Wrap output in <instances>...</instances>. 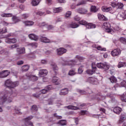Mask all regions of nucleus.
Listing matches in <instances>:
<instances>
[{
  "instance_id": "obj_46",
  "label": "nucleus",
  "mask_w": 126,
  "mask_h": 126,
  "mask_svg": "<svg viewBox=\"0 0 126 126\" xmlns=\"http://www.w3.org/2000/svg\"><path fill=\"white\" fill-rule=\"evenodd\" d=\"M71 15V11H68L65 14V18H68L69 16Z\"/></svg>"
},
{
  "instance_id": "obj_60",
  "label": "nucleus",
  "mask_w": 126,
  "mask_h": 126,
  "mask_svg": "<svg viewBox=\"0 0 126 126\" xmlns=\"http://www.w3.org/2000/svg\"><path fill=\"white\" fill-rule=\"evenodd\" d=\"M24 63V62L23 61H20L17 62V65H21V64H23Z\"/></svg>"
},
{
  "instance_id": "obj_43",
  "label": "nucleus",
  "mask_w": 126,
  "mask_h": 126,
  "mask_svg": "<svg viewBox=\"0 0 126 126\" xmlns=\"http://www.w3.org/2000/svg\"><path fill=\"white\" fill-rule=\"evenodd\" d=\"M77 92L81 94V95H85V94H86V91L82 90L77 89Z\"/></svg>"
},
{
  "instance_id": "obj_2",
  "label": "nucleus",
  "mask_w": 126,
  "mask_h": 126,
  "mask_svg": "<svg viewBox=\"0 0 126 126\" xmlns=\"http://www.w3.org/2000/svg\"><path fill=\"white\" fill-rule=\"evenodd\" d=\"M19 83L18 82H15L12 83V82L10 80H6L5 81L4 85L6 87H8L9 89H13L16 87V86H18Z\"/></svg>"
},
{
  "instance_id": "obj_23",
  "label": "nucleus",
  "mask_w": 126,
  "mask_h": 126,
  "mask_svg": "<svg viewBox=\"0 0 126 126\" xmlns=\"http://www.w3.org/2000/svg\"><path fill=\"white\" fill-rule=\"evenodd\" d=\"M40 40L43 43H51V40L47 37L41 36L40 37Z\"/></svg>"
},
{
  "instance_id": "obj_10",
  "label": "nucleus",
  "mask_w": 126,
  "mask_h": 126,
  "mask_svg": "<svg viewBox=\"0 0 126 126\" xmlns=\"http://www.w3.org/2000/svg\"><path fill=\"white\" fill-rule=\"evenodd\" d=\"M38 74L40 77H44V76H46L48 74V70L46 69H40L39 70Z\"/></svg>"
},
{
  "instance_id": "obj_24",
  "label": "nucleus",
  "mask_w": 126,
  "mask_h": 126,
  "mask_svg": "<svg viewBox=\"0 0 126 126\" xmlns=\"http://www.w3.org/2000/svg\"><path fill=\"white\" fill-rule=\"evenodd\" d=\"M68 93V90L66 88L61 90L60 95H66Z\"/></svg>"
},
{
  "instance_id": "obj_20",
  "label": "nucleus",
  "mask_w": 126,
  "mask_h": 126,
  "mask_svg": "<svg viewBox=\"0 0 126 126\" xmlns=\"http://www.w3.org/2000/svg\"><path fill=\"white\" fill-rule=\"evenodd\" d=\"M17 52L19 55H22V54H25V48H17Z\"/></svg>"
},
{
  "instance_id": "obj_8",
  "label": "nucleus",
  "mask_w": 126,
  "mask_h": 126,
  "mask_svg": "<svg viewBox=\"0 0 126 126\" xmlns=\"http://www.w3.org/2000/svg\"><path fill=\"white\" fill-rule=\"evenodd\" d=\"M10 73L8 72V70H5L0 72V78H4L7 77Z\"/></svg>"
},
{
  "instance_id": "obj_7",
  "label": "nucleus",
  "mask_w": 126,
  "mask_h": 126,
  "mask_svg": "<svg viewBox=\"0 0 126 126\" xmlns=\"http://www.w3.org/2000/svg\"><path fill=\"white\" fill-rule=\"evenodd\" d=\"M97 66L98 68H103L106 70L109 69V66L106 63H98L97 64Z\"/></svg>"
},
{
  "instance_id": "obj_47",
  "label": "nucleus",
  "mask_w": 126,
  "mask_h": 126,
  "mask_svg": "<svg viewBox=\"0 0 126 126\" xmlns=\"http://www.w3.org/2000/svg\"><path fill=\"white\" fill-rule=\"evenodd\" d=\"M31 80H32V81H37V80H38V77L32 75Z\"/></svg>"
},
{
  "instance_id": "obj_44",
  "label": "nucleus",
  "mask_w": 126,
  "mask_h": 126,
  "mask_svg": "<svg viewBox=\"0 0 126 126\" xmlns=\"http://www.w3.org/2000/svg\"><path fill=\"white\" fill-rule=\"evenodd\" d=\"M103 27L105 28L106 30L110 29V24L107 23H103Z\"/></svg>"
},
{
  "instance_id": "obj_4",
  "label": "nucleus",
  "mask_w": 126,
  "mask_h": 126,
  "mask_svg": "<svg viewBox=\"0 0 126 126\" xmlns=\"http://www.w3.org/2000/svg\"><path fill=\"white\" fill-rule=\"evenodd\" d=\"M32 119H33V116H29L27 118L23 119L25 126H33V123H32L31 121H30Z\"/></svg>"
},
{
  "instance_id": "obj_31",
  "label": "nucleus",
  "mask_w": 126,
  "mask_h": 126,
  "mask_svg": "<svg viewBox=\"0 0 126 126\" xmlns=\"http://www.w3.org/2000/svg\"><path fill=\"white\" fill-rule=\"evenodd\" d=\"M108 79L110 81L111 83H116L117 82V78L115 77V76H112L110 77Z\"/></svg>"
},
{
  "instance_id": "obj_29",
  "label": "nucleus",
  "mask_w": 126,
  "mask_h": 126,
  "mask_svg": "<svg viewBox=\"0 0 126 126\" xmlns=\"http://www.w3.org/2000/svg\"><path fill=\"white\" fill-rule=\"evenodd\" d=\"M38 26L41 27V28H46V26H47V24L45 22L39 23L37 24Z\"/></svg>"
},
{
  "instance_id": "obj_34",
  "label": "nucleus",
  "mask_w": 126,
  "mask_h": 126,
  "mask_svg": "<svg viewBox=\"0 0 126 126\" xmlns=\"http://www.w3.org/2000/svg\"><path fill=\"white\" fill-rule=\"evenodd\" d=\"M75 74H76L75 69H71L69 71L68 75H70V76H73V75H75Z\"/></svg>"
},
{
  "instance_id": "obj_6",
  "label": "nucleus",
  "mask_w": 126,
  "mask_h": 126,
  "mask_svg": "<svg viewBox=\"0 0 126 126\" xmlns=\"http://www.w3.org/2000/svg\"><path fill=\"white\" fill-rule=\"evenodd\" d=\"M67 50L63 47L58 48L57 49V52L58 56H63V54H65L67 52Z\"/></svg>"
},
{
  "instance_id": "obj_37",
  "label": "nucleus",
  "mask_w": 126,
  "mask_h": 126,
  "mask_svg": "<svg viewBox=\"0 0 126 126\" xmlns=\"http://www.w3.org/2000/svg\"><path fill=\"white\" fill-rule=\"evenodd\" d=\"M126 66V63L125 62H119L118 65V67L121 68V67H125Z\"/></svg>"
},
{
  "instance_id": "obj_33",
  "label": "nucleus",
  "mask_w": 126,
  "mask_h": 126,
  "mask_svg": "<svg viewBox=\"0 0 126 126\" xmlns=\"http://www.w3.org/2000/svg\"><path fill=\"white\" fill-rule=\"evenodd\" d=\"M98 19H100V20H104V21H106L107 20V18H106V17L104 16V15H102L101 14H98L97 15Z\"/></svg>"
},
{
  "instance_id": "obj_62",
  "label": "nucleus",
  "mask_w": 126,
  "mask_h": 126,
  "mask_svg": "<svg viewBox=\"0 0 126 126\" xmlns=\"http://www.w3.org/2000/svg\"><path fill=\"white\" fill-rule=\"evenodd\" d=\"M97 49L98 51H106V48H102L101 46H98Z\"/></svg>"
},
{
  "instance_id": "obj_14",
  "label": "nucleus",
  "mask_w": 126,
  "mask_h": 126,
  "mask_svg": "<svg viewBox=\"0 0 126 126\" xmlns=\"http://www.w3.org/2000/svg\"><path fill=\"white\" fill-rule=\"evenodd\" d=\"M117 17L120 20L126 19V12H124L119 13L117 15Z\"/></svg>"
},
{
  "instance_id": "obj_61",
  "label": "nucleus",
  "mask_w": 126,
  "mask_h": 126,
  "mask_svg": "<svg viewBox=\"0 0 126 126\" xmlns=\"http://www.w3.org/2000/svg\"><path fill=\"white\" fill-rule=\"evenodd\" d=\"M26 76L29 79H31V78L32 77V75H31V74H30V73H27L26 74Z\"/></svg>"
},
{
  "instance_id": "obj_57",
  "label": "nucleus",
  "mask_w": 126,
  "mask_h": 126,
  "mask_svg": "<svg viewBox=\"0 0 126 126\" xmlns=\"http://www.w3.org/2000/svg\"><path fill=\"white\" fill-rule=\"evenodd\" d=\"M40 63H41V64H47V63H48V61L46 60H41Z\"/></svg>"
},
{
  "instance_id": "obj_40",
  "label": "nucleus",
  "mask_w": 126,
  "mask_h": 126,
  "mask_svg": "<svg viewBox=\"0 0 126 126\" xmlns=\"http://www.w3.org/2000/svg\"><path fill=\"white\" fill-rule=\"evenodd\" d=\"M91 11L92 12H97L98 11V9L95 6H91Z\"/></svg>"
},
{
  "instance_id": "obj_36",
  "label": "nucleus",
  "mask_w": 126,
  "mask_h": 126,
  "mask_svg": "<svg viewBox=\"0 0 126 126\" xmlns=\"http://www.w3.org/2000/svg\"><path fill=\"white\" fill-rule=\"evenodd\" d=\"M124 7V4L123 3L121 2H118L116 8L117 9H123V8Z\"/></svg>"
},
{
  "instance_id": "obj_18",
  "label": "nucleus",
  "mask_w": 126,
  "mask_h": 126,
  "mask_svg": "<svg viewBox=\"0 0 126 126\" xmlns=\"http://www.w3.org/2000/svg\"><path fill=\"white\" fill-rule=\"evenodd\" d=\"M29 68H30V66L29 65H24L21 67V71L22 72H25L29 70Z\"/></svg>"
},
{
  "instance_id": "obj_42",
  "label": "nucleus",
  "mask_w": 126,
  "mask_h": 126,
  "mask_svg": "<svg viewBox=\"0 0 126 126\" xmlns=\"http://www.w3.org/2000/svg\"><path fill=\"white\" fill-rule=\"evenodd\" d=\"M31 110L32 112H37L38 111V107L36 105H33L32 106Z\"/></svg>"
},
{
  "instance_id": "obj_12",
  "label": "nucleus",
  "mask_w": 126,
  "mask_h": 126,
  "mask_svg": "<svg viewBox=\"0 0 126 126\" xmlns=\"http://www.w3.org/2000/svg\"><path fill=\"white\" fill-rule=\"evenodd\" d=\"M62 80L61 79L59 78L58 77H54L52 79V82L55 83L56 85H59V84H61Z\"/></svg>"
},
{
  "instance_id": "obj_54",
  "label": "nucleus",
  "mask_w": 126,
  "mask_h": 126,
  "mask_svg": "<svg viewBox=\"0 0 126 126\" xmlns=\"http://www.w3.org/2000/svg\"><path fill=\"white\" fill-rule=\"evenodd\" d=\"M18 47H19V45L17 44H15L12 45L11 46V47L10 48V49L11 50H13V49H15L16 48H18Z\"/></svg>"
},
{
  "instance_id": "obj_51",
  "label": "nucleus",
  "mask_w": 126,
  "mask_h": 126,
  "mask_svg": "<svg viewBox=\"0 0 126 126\" xmlns=\"http://www.w3.org/2000/svg\"><path fill=\"white\" fill-rule=\"evenodd\" d=\"M121 86L122 87H125L126 89V82L125 81H123L120 83Z\"/></svg>"
},
{
  "instance_id": "obj_32",
  "label": "nucleus",
  "mask_w": 126,
  "mask_h": 126,
  "mask_svg": "<svg viewBox=\"0 0 126 126\" xmlns=\"http://www.w3.org/2000/svg\"><path fill=\"white\" fill-rule=\"evenodd\" d=\"M14 110L17 115H22V112L20 111H21V109L17 107V106H15Z\"/></svg>"
},
{
  "instance_id": "obj_58",
  "label": "nucleus",
  "mask_w": 126,
  "mask_h": 126,
  "mask_svg": "<svg viewBox=\"0 0 126 126\" xmlns=\"http://www.w3.org/2000/svg\"><path fill=\"white\" fill-rule=\"evenodd\" d=\"M118 3L116 2H111V6H112V7H117V4Z\"/></svg>"
},
{
  "instance_id": "obj_56",
  "label": "nucleus",
  "mask_w": 126,
  "mask_h": 126,
  "mask_svg": "<svg viewBox=\"0 0 126 126\" xmlns=\"http://www.w3.org/2000/svg\"><path fill=\"white\" fill-rule=\"evenodd\" d=\"M54 117H55V118H57L58 120H61V119H63L62 116H58V114L57 113L54 114Z\"/></svg>"
},
{
  "instance_id": "obj_5",
  "label": "nucleus",
  "mask_w": 126,
  "mask_h": 126,
  "mask_svg": "<svg viewBox=\"0 0 126 126\" xmlns=\"http://www.w3.org/2000/svg\"><path fill=\"white\" fill-rule=\"evenodd\" d=\"M94 64H95V63H92V70L88 69L86 71V72H87V74H89V75H92V74L96 72V70H97V67L94 65Z\"/></svg>"
},
{
  "instance_id": "obj_21",
  "label": "nucleus",
  "mask_w": 126,
  "mask_h": 126,
  "mask_svg": "<svg viewBox=\"0 0 126 126\" xmlns=\"http://www.w3.org/2000/svg\"><path fill=\"white\" fill-rule=\"evenodd\" d=\"M69 28H77L79 27V25L77 24L75 22H72L71 24L69 25Z\"/></svg>"
},
{
  "instance_id": "obj_26",
  "label": "nucleus",
  "mask_w": 126,
  "mask_h": 126,
  "mask_svg": "<svg viewBox=\"0 0 126 126\" xmlns=\"http://www.w3.org/2000/svg\"><path fill=\"white\" fill-rule=\"evenodd\" d=\"M89 81L92 84H97V79L94 77H90L89 79Z\"/></svg>"
},
{
  "instance_id": "obj_25",
  "label": "nucleus",
  "mask_w": 126,
  "mask_h": 126,
  "mask_svg": "<svg viewBox=\"0 0 126 126\" xmlns=\"http://www.w3.org/2000/svg\"><path fill=\"white\" fill-rule=\"evenodd\" d=\"M51 66H52L53 70H54L55 74H57V73H58V70H59L58 66H57L55 63L51 64Z\"/></svg>"
},
{
  "instance_id": "obj_39",
  "label": "nucleus",
  "mask_w": 126,
  "mask_h": 126,
  "mask_svg": "<svg viewBox=\"0 0 126 126\" xmlns=\"http://www.w3.org/2000/svg\"><path fill=\"white\" fill-rule=\"evenodd\" d=\"M66 108H67V109H68L69 110H78V107L76 106H74L73 105H69L66 106Z\"/></svg>"
},
{
  "instance_id": "obj_49",
  "label": "nucleus",
  "mask_w": 126,
  "mask_h": 126,
  "mask_svg": "<svg viewBox=\"0 0 126 126\" xmlns=\"http://www.w3.org/2000/svg\"><path fill=\"white\" fill-rule=\"evenodd\" d=\"M83 65L80 66L78 69V72L79 74H81V73H82L83 72Z\"/></svg>"
},
{
  "instance_id": "obj_41",
  "label": "nucleus",
  "mask_w": 126,
  "mask_h": 126,
  "mask_svg": "<svg viewBox=\"0 0 126 126\" xmlns=\"http://www.w3.org/2000/svg\"><path fill=\"white\" fill-rule=\"evenodd\" d=\"M2 17H11L12 16V13H3L1 15Z\"/></svg>"
},
{
  "instance_id": "obj_17",
  "label": "nucleus",
  "mask_w": 126,
  "mask_h": 126,
  "mask_svg": "<svg viewBox=\"0 0 126 126\" xmlns=\"http://www.w3.org/2000/svg\"><path fill=\"white\" fill-rule=\"evenodd\" d=\"M29 37L30 39H31V40H34V41H38V36L33 33H31L29 34Z\"/></svg>"
},
{
  "instance_id": "obj_38",
  "label": "nucleus",
  "mask_w": 126,
  "mask_h": 126,
  "mask_svg": "<svg viewBox=\"0 0 126 126\" xmlns=\"http://www.w3.org/2000/svg\"><path fill=\"white\" fill-rule=\"evenodd\" d=\"M28 46H30L32 48H37V47H38V44L36 42H32L31 43H29Z\"/></svg>"
},
{
  "instance_id": "obj_52",
  "label": "nucleus",
  "mask_w": 126,
  "mask_h": 126,
  "mask_svg": "<svg viewBox=\"0 0 126 126\" xmlns=\"http://www.w3.org/2000/svg\"><path fill=\"white\" fill-rule=\"evenodd\" d=\"M45 28L46 29V30H51V29H52V28H54L53 26L47 24V26L45 27Z\"/></svg>"
},
{
  "instance_id": "obj_30",
  "label": "nucleus",
  "mask_w": 126,
  "mask_h": 126,
  "mask_svg": "<svg viewBox=\"0 0 126 126\" xmlns=\"http://www.w3.org/2000/svg\"><path fill=\"white\" fill-rule=\"evenodd\" d=\"M40 1L41 0H32V5L33 6H36V5H38V4L40 3Z\"/></svg>"
},
{
  "instance_id": "obj_64",
  "label": "nucleus",
  "mask_w": 126,
  "mask_h": 126,
  "mask_svg": "<svg viewBox=\"0 0 126 126\" xmlns=\"http://www.w3.org/2000/svg\"><path fill=\"white\" fill-rule=\"evenodd\" d=\"M48 91L46 89V88L44 89H42L41 90V93H42V94H46Z\"/></svg>"
},
{
  "instance_id": "obj_13",
  "label": "nucleus",
  "mask_w": 126,
  "mask_h": 126,
  "mask_svg": "<svg viewBox=\"0 0 126 126\" xmlns=\"http://www.w3.org/2000/svg\"><path fill=\"white\" fill-rule=\"evenodd\" d=\"M76 10L78 13H80V14H85L88 12L87 9L84 8H79Z\"/></svg>"
},
{
  "instance_id": "obj_11",
  "label": "nucleus",
  "mask_w": 126,
  "mask_h": 126,
  "mask_svg": "<svg viewBox=\"0 0 126 126\" xmlns=\"http://www.w3.org/2000/svg\"><path fill=\"white\" fill-rule=\"evenodd\" d=\"M5 42L7 43L8 44H15L16 42H17V40L16 38H7L5 39Z\"/></svg>"
},
{
  "instance_id": "obj_16",
  "label": "nucleus",
  "mask_w": 126,
  "mask_h": 126,
  "mask_svg": "<svg viewBox=\"0 0 126 126\" xmlns=\"http://www.w3.org/2000/svg\"><path fill=\"white\" fill-rule=\"evenodd\" d=\"M122 108L119 107H116L113 109V112L115 114H117V115H120L121 113H122Z\"/></svg>"
},
{
  "instance_id": "obj_15",
  "label": "nucleus",
  "mask_w": 126,
  "mask_h": 126,
  "mask_svg": "<svg viewBox=\"0 0 126 126\" xmlns=\"http://www.w3.org/2000/svg\"><path fill=\"white\" fill-rule=\"evenodd\" d=\"M101 10L103 12H109L112 10V7H108L107 6H103Z\"/></svg>"
},
{
  "instance_id": "obj_19",
  "label": "nucleus",
  "mask_w": 126,
  "mask_h": 126,
  "mask_svg": "<svg viewBox=\"0 0 126 126\" xmlns=\"http://www.w3.org/2000/svg\"><path fill=\"white\" fill-rule=\"evenodd\" d=\"M25 26H32L34 25V22L32 21H26L23 22Z\"/></svg>"
},
{
  "instance_id": "obj_27",
  "label": "nucleus",
  "mask_w": 126,
  "mask_h": 126,
  "mask_svg": "<svg viewBox=\"0 0 126 126\" xmlns=\"http://www.w3.org/2000/svg\"><path fill=\"white\" fill-rule=\"evenodd\" d=\"M58 124L60 126H66L67 122L65 120H61L58 122Z\"/></svg>"
},
{
  "instance_id": "obj_35",
  "label": "nucleus",
  "mask_w": 126,
  "mask_h": 126,
  "mask_svg": "<svg viewBox=\"0 0 126 126\" xmlns=\"http://www.w3.org/2000/svg\"><path fill=\"white\" fill-rule=\"evenodd\" d=\"M34 13L36 14V15H39L40 16H42V15H46V12H42L41 11H38L37 12L34 11Z\"/></svg>"
},
{
  "instance_id": "obj_9",
  "label": "nucleus",
  "mask_w": 126,
  "mask_h": 126,
  "mask_svg": "<svg viewBox=\"0 0 126 126\" xmlns=\"http://www.w3.org/2000/svg\"><path fill=\"white\" fill-rule=\"evenodd\" d=\"M111 54L113 57L119 56V55H121V50L120 49H114L111 52Z\"/></svg>"
},
{
  "instance_id": "obj_55",
  "label": "nucleus",
  "mask_w": 126,
  "mask_h": 126,
  "mask_svg": "<svg viewBox=\"0 0 126 126\" xmlns=\"http://www.w3.org/2000/svg\"><path fill=\"white\" fill-rule=\"evenodd\" d=\"M23 18L24 19H26L27 18H28V17H29V14H23L22 15Z\"/></svg>"
},
{
  "instance_id": "obj_1",
  "label": "nucleus",
  "mask_w": 126,
  "mask_h": 126,
  "mask_svg": "<svg viewBox=\"0 0 126 126\" xmlns=\"http://www.w3.org/2000/svg\"><path fill=\"white\" fill-rule=\"evenodd\" d=\"M3 95L0 98V104L3 105V103H10L11 102V98H10V93L8 91H6L3 93Z\"/></svg>"
},
{
  "instance_id": "obj_3",
  "label": "nucleus",
  "mask_w": 126,
  "mask_h": 126,
  "mask_svg": "<svg viewBox=\"0 0 126 126\" xmlns=\"http://www.w3.org/2000/svg\"><path fill=\"white\" fill-rule=\"evenodd\" d=\"M79 24H81V25H85L87 29H93V28H96V25L91 23H88L86 21L84 20L79 21Z\"/></svg>"
},
{
  "instance_id": "obj_45",
  "label": "nucleus",
  "mask_w": 126,
  "mask_h": 126,
  "mask_svg": "<svg viewBox=\"0 0 126 126\" xmlns=\"http://www.w3.org/2000/svg\"><path fill=\"white\" fill-rule=\"evenodd\" d=\"M126 116H125V117H124V116H121V118L119 121V123L123 124V123L125 122V119H126Z\"/></svg>"
},
{
  "instance_id": "obj_50",
  "label": "nucleus",
  "mask_w": 126,
  "mask_h": 126,
  "mask_svg": "<svg viewBox=\"0 0 126 126\" xmlns=\"http://www.w3.org/2000/svg\"><path fill=\"white\" fill-rule=\"evenodd\" d=\"M120 42L121 43H123V44H126V38L125 37H121L120 39Z\"/></svg>"
},
{
  "instance_id": "obj_22",
  "label": "nucleus",
  "mask_w": 126,
  "mask_h": 126,
  "mask_svg": "<svg viewBox=\"0 0 126 126\" xmlns=\"http://www.w3.org/2000/svg\"><path fill=\"white\" fill-rule=\"evenodd\" d=\"M62 11H63V8H62V7L53 8L54 13H60V12H62Z\"/></svg>"
},
{
  "instance_id": "obj_63",
  "label": "nucleus",
  "mask_w": 126,
  "mask_h": 126,
  "mask_svg": "<svg viewBox=\"0 0 126 126\" xmlns=\"http://www.w3.org/2000/svg\"><path fill=\"white\" fill-rule=\"evenodd\" d=\"M80 20V17H78V16H75L74 17V20H75V21H79Z\"/></svg>"
},
{
  "instance_id": "obj_48",
  "label": "nucleus",
  "mask_w": 126,
  "mask_h": 126,
  "mask_svg": "<svg viewBox=\"0 0 126 126\" xmlns=\"http://www.w3.org/2000/svg\"><path fill=\"white\" fill-rule=\"evenodd\" d=\"M76 59H77V60H78V61H79L80 62H82L84 60V58L81 56H79L78 55H77L76 56Z\"/></svg>"
},
{
  "instance_id": "obj_28",
  "label": "nucleus",
  "mask_w": 126,
  "mask_h": 126,
  "mask_svg": "<svg viewBox=\"0 0 126 126\" xmlns=\"http://www.w3.org/2000/svg\"><path fill=\"white\" fill-rule=\"evenodd\" d=\"M12 20L13 23H14V24L17 23V22H19L20 21V19H19V18H18V17L15 16H13L12 17Z\"/></svg>"
},
{
  "instance_id": "obj_53",
  "label": "nucleus",
  "mask_w": 126,
  "mask_h": 126,
  "mask_svg": "<svg viewBox=\"0 0 126 126\" xmlns=\"http://www.w3.org/2000/svg\"><path fill=\"white\" fill-rule=\"evenodd\" d=\"M45 2L48 5H51L53 3V0H45Z\"/></svg>"
},
{
  "instance_id": "obj_59",
  "label": "nucleus",
  "mask_w": 126,
  "mask_h": 126,
  "mask_svg": "<svg viewBox=\"0 0 126 126\" xmlns=\"http://www.w3.org/2000/svg\"><path fill=\"white\" fill-rule=\"evenodd\" d=\"M85 3L86 2L84 0H82L77 4V6H78L79 5H82V4H85Z\"/></svg>"
}]
</instances>
